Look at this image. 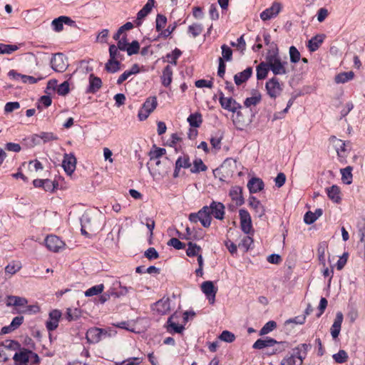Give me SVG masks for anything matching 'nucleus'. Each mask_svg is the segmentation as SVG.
<instances>
[{
	"instance_id": "nucleus-1",
	"label": "nucleus",
	"mask_w": 365,
	"mask_h": 365,
	"mask_svg": "<svg viewBox=\"0 0 365 365\" xmlns=\"http://www.w3.org/2000/svg\"><path fill=\"white\" fill-rule=\"evenodd\" d=\"M266 60L270 70L274 75H285L288 73L286 68L288 64L287 61H282L277 51H273L272 53L269 52L266 56Z\"/></svg>"
},
{
	"instance_id": "nucleus-2",
	"label": "nucleus",
	"mask_w": 365,
	"mask_h": 365,
	"mask_svg": "<svg viewBox=\"0 0 365 365\" xmlns=\"http://www.w3.org/2000/svg\"><path fill=\"white\" fill-rule=\"evenodd\" d=\"M167 160L168 158L163 161L160 160H154V164L152 163L153 162H150L148 163V165H150L148 167L150 173L154 180H159L168 173L170 170V166L166 165Z\"/></svg>"
},
{
	"instance_id": "nucleus-3",
	"label": "nucleus",
	"mask_w": 365,
	"mask_h": 365,
	"mask_svg": "<svg viewBox=\"0 0 365 365\" xmlns=\"http://www.w3.org/2000/svg\"><path fill=\"white\" fill-rule=\"evenodd\" d=\"M308 348L309 345L302 344L300 347L299 346L294 349L290 356L284 358L280 365H302L304 358V356L301 354L302 349L306 353Z\"/></svg>"
},
{
	"instance_id": "nucleus-4",
	"label": "nucleus",
	"mask_w": 365,
	"mask_h": 365,
	"mask_svg": "<svg viewBox=\"0 0 365 365\" xmlns=\"http://www.w3.org/2000/svg\"><path fill=\"white\" fill-rule=\"evenodd\" d=\"M211 220L212 218L208 206H204L197 212L191 213L189 215V220L191 222L197 223V222H200L202 225L205 227H210Z\"/></svg>"
},
{
	"instance_id": "nucleus-5",
	"label": "nucleus",
	"mask_w": 365,
	"mask_h": 365,
	"mask_svg": "<svg viewBox=\"0 0 365 365\" xmlns=\"http://www.w3.org/2000/svg\"><path fill=\"white\" fill-rule=\"evenodd\" d=\"M157 106L158 101L155 96L148 98L138 112V115L140 120L147 119L149 115L156 108Z\"/></svg>"
},
{
	"instance_id": "nucleus-6",
	"label": "nucleus",
	"mask_w": 365,
	"mask_h": 365,
	"mask_svg": "<svg viewBox=\"0 0 365 365\" xmlns=\"http://www.w3.org/2000/svg\"><path fill=\"white\" fill-rule=\"evenodd\" d=\"M66 57L61 53L53 55L51 60V66L56 72H63L68 67Z\"/></svg>"
},
{
	"instance_id": "nucleus-7",
	"label": "nucleus",
	"mask_w": 365,
	"mask_h": 365,
	"mask_svg": "<svg viewBox=\"0 0 365 365\" xmlns=\"http://www.w3.org/2000/svg\"><path fill=\"white\" fill-rule=\"evenodd\" d=\"M32 358L38 361V355L27 349H23L19 352H16L13 356V359L18 365H27L29 361Z\"/></svg>"
},
{
	"instance_id": "nucleus-8",
	"label": "nucleus",
	"mask_w": 365,
	"mask_h": 365,
	"mask_svg": "<svg viewBox=\"0 0 365 365\" xmlns=\"http://www.w3.org/2000/svg\"><path fill=\"white\" fill-rule=\"evenodd\" d=\"M267 94L272 98H276L282 91V85L276 77L270 78L265 85Z\"/></svg>"
},
{
	"instance_id": "nucleus-9",
	"label": "nucleus",
	"mask_w": 365,
	"mask_h": 365,
	"mask_svg": "<svg viewBox=\"0 0 365 365\" xmlns=\"http://www.w3.org/2000/svg\"><path fill=\"white\" fill-rule=\"evenodd\" d=\"M46 247L53 252H59L65 246V243L56 235H49L45 240Z\"/></svg>"
},
{
	"instance_id": "nucleus-10",
	"label": "nucleus",
	"mask_w": 365,
	"mask_h": 365,
	"mask_svg": "<svg viewBox=\"0 0 365 365\" xmlns=\"http://www.w3.org/2000/svg\"><path fill=\"white\" fill-rule=\"evenodd\" d=\"M282 10V4L279 2H274L269 8L266 9L260 14V18L266 21L275 18Z\"/></svg>"
},
{
	"instance_id": "nucleus-11",
	"label": "nucleus",
	"mask_w": 365,
	"mask_h": 365,
	"mask_svg": "<svg viewBox=\"0 0 365 365\" xmlns=\"http://www.w3.org/2000/svg\"><path fill=\"white\" fill-rule=\"evenodd\" d=\"M219 101L224 109L233 113L241 108L240 103L236 102L232 98H225L222 92L220 93Z\"/></svg>"
},
{
	"instance_id": "nucleus-12",
	"label": "nucleus",
	"mask_w": 365,
	"mask_h": 365,
	"mask_svg": "<svg viewBox=\"0 0 365 365\" xmlns=\"http://www.w3.org/2000/svg\"><path fill=\"white\" fill-rule=\"evenodd\" d=\"M107 331L103 329L93 327L89 329L86 335V338L88 343L96 344L101 341L102 336L106 335Z\"/></svg>"
},
{
	"instance_id": "nucleus-13",
	"label": "nucleus",
	"mask_w": 365,
	"mask_h": 365,
	"mask_svg": "<svg viewBox=\"0 0 365 365\" xmlns=\"http://www.w3.org/2000/svg\"><path fill=\"white\" fill-rule=\"evenodd\" d=\"M202 292L207 297L209 302L213 304L215 302V295L217 293V288L215 287L214 284L211 281H205L201 284Z\"/></svg>"
},
{
	"instance_id": "nucleus-14",
	"label": "nucleus",
	"mask_w": 365,
	"mask_h": 365,
	"mask_svg": "<svg viewBox=\"0 0 365 365\" xmlns=\"http://www.w3.org/2000/svg\"><path fill=\"white\" fill-rule=\"evenodd\" d=\"M61 317V312L58 309H53L49 312L48 319L46 322V327L48 331L55 330Z\"/></svg>"
},
{
	"instance_id": "nucleus-15",
	"label": "nucleus",
	"mask_w": 365,
	"mask_h": 365,
	"mask_svg": "<svg viewBox=\"0 0 365 365\" xmlns=\"http://www.w3.org/2000/svg\"><path fill=\"white\" fill-rule=\"evenodd\" d=\"M152 309L160 315L168 314L170 310L169 298H162L152 306Z\"/></svg>"
},
{
	"instance_id": "nucleus-16",
	"label": "nucleus",
	"mask_w": 365,
	"mask_h": 365,
	"mask_svg": "<svg viewBox=\"0 0 365 365\" xmlns=\"http://www.w3.org/2000/svg\"><path fill=\"white\" fill-rule=\"evenodd\" d=\"M177 315L176 313H175L168 318L166 325L165 326L167 331L170 334H181L185 329L184 326L178 324L175 321Z\"/></svg>"
},
{
	"instance_id": "nucleus-17",
	"label": "nucleus",
	"mask_w": 365,
	"mask_h": 365,
	"mask_svg": "<svg viewBox=\"0 0 365 365\" xmlns=\"http://www.w3.org/2000/svg\"><path fill=\"white\" fill-rule=\"evenodd\" d=\"M76 165V158L75 156L70 154H65L63 160L62 162V166L65 172L71 175L75 170Z\"/></svg>"
},
{
	"instance_id": "nucleus-18",
	"label": "nucleus",
	"mask_w": 365,
	"mask_h": 365,
	"mask_svg": "<svg viewBox=\"0 0 365 365\" xmlns=\"http://www.w3.org/2000/svg\"><path fill=\"white\" fill-rule=\"evenodd\" d=\"M63 24L72 25L74 24V21L68 16H61L52 21L51 26L53 30L56 32L61 31L63 29Z\"/></svg>"
},
{
	"instance_id": "nucleus-19",
	"label": "nucleus",
	"mask_w": 365,
	"mask_h": 365,
	"mask_svg": "<svg viewBox=\"0 0 365 365\" xmlns=\"http://www.w3.org/2000/svg\"><path fill=\"white\" fill-rule=\"evenodd\" d=\"M210 215L218 220H222L225 215V206L222 203L219 202L212 201L210 206Z\"/></svg>"
},
{
	"instance_id": "nucleus-20",
	"label": "nucleus",
	"mask_w": 365,
	"mask_h": 365,
	"mask_svg": "<svg viewBox=\"0 0 365 365\" xmlns=\"http://www.w3.org/2000/svg\"><path fill=\"white\" fill-rule=\"evenodd\" d=\"M154 0H148L145 5L141 9L137 14V19L135 21L137 26H140L143 19L148 16V14L152 11L154 6Z\"/></svg>"
},
{
	"instance_id": "nucleus-21",
	"label": "nucleus",
	"mask_w": 365,
	"mask_h": 365,
	"mask_svg": "<svg viewBox=\"0 0 365 365\" xmlns=\"http://www.w3.org/2000/svg\"><path fill=\"white\" fill-rule=\"evenodd\" d=\"M343 319V314L341 312H338L336 314V318L334 321V323L330 329L331 334L334 339H336L339 335Z\"/></svg>"
},
{
	"instance_id": "nucleus-22",
	"label": "nucleus",
	"mask_w": 365,
	"mask_h": 365,
	"mask_svg": "<svg viewBox=\"0 0 365 365\" xmlns=\"http://www.w3.org/2000/svg\"><path fill=\"white\" fill-rule=\"evenodd\" d=\"M249 205L255 211V215L262 217L265 214V209L261 202L255 197L249 198Z\"/></svg>"
},
{
	"instance_id": "nucleus-23",
	"label": "nucleus",
	"mask_w": 365,
	"mask_h": 365,
	"mask_svg": "<svg viewBox=\"0 0 365 365\" xmlns=\"http://www.w3.org/2000/svg\"><path fill=\"white\" fill-rule=\"evenodd\" d=\"M275 344V339L270 337H265L263 339H257L254 344L252 345V348L255 349H269L272 346V344Z\"/></svg>"
},
{
	"instance_id": "nucleus-24",
	"label": "nucleus",
	"mask_w": 365,
	"mask_h": 365,
	"mask_svg": "<svg viewBox=\"0 0 365 365\" xmlns=\"http://www.w3.org/2000/svg\"><path fill=\"white\" fill-rule=\"evenodd\" d=\"M242 192V189L240 186H234L230 190V196L237 205H241L244 203Z\"/></svg>"
},
{
	"instance_id": "nucleus-25",
	"label": "nucleus",
	"mask_w": 365,
	"mask_h": 365,
	"mask_svg": "<svg viewBox=\"0 0 365 365\" xmlns=\"http://www.w3.org/2000/svg\"><path fill=\"white\" fill-rule=\"evenodd\" d=\"M289 347V344L287 341H277L275 340V344H272L271 348L272 351H265L264 354L268 356L279 354L285 351Z\"/></svg>"
},
{
	"instance_id": "nucleus-26",
	"label": "nucleus",
	"mask_w": 365,
	"mask_h": 365,
	"mask_svg": "<svg viewBox=\"0 0 365 365\" xmlns=\"http://www.w3.org/2000/svg\"><path fill=\"white\" fill-rule=\"evenodd\" d=\"M252 73V68L251 67H247L245 70L242 72L237 73L234 76L235 83L239 86L242 83L247 81Z\"/></svg>"
},
{
	"instance_id": "nucleus-27",
	"label": "nucleus",
	"mask_w": 365,
	"mask_h": 365,
	"mask_svg": "<svg viewBox=\"0 0 365 365\" xmlns=\"http://www.w3.org/2000/svg\"><path fill=\"white\" fill-rule=\"evenodd\" d=\"M330 140L336 149L338 157L339 158H344V153L346 151L345 143L343 140L336 138L335 136L331 137Z\"/></svg>"
},
{
	"instance_id": "nucleus-28",
	"label": "nucleus",
	"mask_w": 365,
	"mask_h": 365,
	"mask_svg": "<svg viewBox=\"0 0 365 365\" xmlns=\"http://www.w3.org/2000/svg\"><path fill=\"white\" fill-rule=\"evenodd\" d=\"M56 139L57 138L53 135V133L46 132H42L39 134H36L32 137L33 141L37 144L41 143V140H42L43 143H47Z\"/></svg>"
},
{
	"instance_id": "nucleus-29",
	"label": "nucleus",
	"mask_w": 365,
	"mask_h": 365,
	"mask_svg": "<svg viewBox=\"0 0 365 365\" xmlns=\"http://www.w3.org/2000/svg\"><path fill=\"white\" fill-rule=\"evenodd\" d=\"M249 190L252 193H256L264 188L263 181L257 178H253L247 183Z\"/></svg>"
},
{
	"instance_id": "nucleus-30",
	"label": "nucleus",
	"mask_w": 365,
	"mask_h": 365,
	"mask_svg": "<svg viewBox=\"0 0 365 365\" xmlns=\"http://www.w3.org/2000/svg\"><path fill=\"white\" fill-rule=\"evenodd\" d=\"M102 86V81L100 78L96 77L93 74H91L89 76V87L87 92L91 93H95L97 92Z\"/></svg>"
},
{
	"instance_id": "nucleus-31",
	"label": "nucleus",
	"mask_w": 365,
	"mask_h": 365,
	"mask_svg": "<svg viewBox=\"0 0 365 365\" xmlns=\"http://www.w3.org/2000/svg\"><path fill=\"white\" fill-rule=\"evenodd\" d=\"M322 213V210L320 208L317 209L314 212L309 211L305 213L304 221L307 225H311L314 223L319 217H321Z\"/></svg>"
},
{
	"instance_id": "nucleus-32",
	"label": "nucleus",
	"mask_w": 365,
	"mask_h": 365,
	"mask_svg": "<svg viewBox=\"0 0 365 365\" xmlns=\"http://www.w3.org/2000/svg\"><path fill=\"white\" fill-rule=\"evenodd\" d=\"M28 301L26 298L17 296H9L6 299V305L9 307H24L27 304Z\"/></svg>"
},
{
	"instance_id": "nucleus-33",
	"label": "nucleus",
	"mask_w": 365,
	"mask_h": 365,
	"mask_svg": "<svg viewBox=\"0 0 365 365\" xmlns=\"http://www.w3.org/2000/svg\"><path fill=\"white\" fill-rule=\"evenodd\" d=\"M269 70L270 68L267 61L266 62H261L257 66V78L258 80L264 79Z\"/></svg>"
},
{
	"instance_id": "nucleus-34",
	"label": "nucleus",
	"mask_w": 365,
	"mask_h": 365,
	"mask_svg": "<svg viewBox=\"0 0 365 365\" xmlns=\"http://www.w3.org/2000/svg\"><path fill=\"white\" fill-rule=\"evenodd\" d=\"M327 195L330 200H331L334 202H338L340 197V190L338 186L332 185L326 189Z\"/></svg>"
},
{
	"instance_id": "nucleus-35",
	"label": "nucleus",
	"mask_w": 365,
	"mask_h": 365,
	"mask_svg": "<svg viewBox=\"0 0 365 365\" xmlns=\"http://www.w3.org/2000/svg\"><path fill=\"white\" fill-rule=\"evenodd\" d=\"M173 70L170 66H167L163 71V75L161 76L162 84L168 87L172 82Z\"/></svg>"
},
{
	"instance_id": "nucleus-36",
	"label": "nucleus",
	"mask_w": 365,
	"mask_h": 365,
	"mask_svg": "<svg viewBox=\"0 0 365 365\" xmlns=\"http://www.w3.org/2000/svg\"><path fill=\"white\" fill-rule=\"evenodd\" d=\"M323 39V36L319 35L315 36L313 38H312L308 41L307 44L309 50L312 52L317 51L319 48L320 45L322 43Z\"/></svg>"
},
{
	"instance_id": "nucleus-37",
	"label": "nucleus",
	"mask_w": 365,
	"mask_h": 365,
	"mask_svg": "<svg viewBox=\"0 0 365 365\" xmlns=\"http://www.w3.org/2000/svg\"><path fill=\"white\" fill-rule=\"evenodd\" d=\"M21 269V263L20 262L13 261L5 267V274L10 277Z\"/></svg>"
},
{
	"instance_id": "nucleus-38",
	"label": "nucleus",
	"mask_w": 365,
	"mask_h": 365,
	"mask_svg": "<svg viewBox=\"0 0 365 365\" xmlns=\"http://www.w3.org/2000/svg\"><path fill=\"white\" fill-rule=\"evenodd\" d=\"M354 73L352 71L340 73L335 76L336 83H344L353 79Z\"/></svg>"
},
{
	"instance_id": "nucleus-39",
	"label": "nucleus",
	"mask_w": 365,
	"mask_h": 365,
	"mask_svg": "<svg viewBox=\"0 0 365 365\" xmlns=\"http://www.w3.org/2000/svg\"><path fill=\"white\" fill-rule=\"evenodd\" d=\"M233 123L236 128L242 130L248 125V122L242 118L241 112H237L236 116L233 119Z\"/></svg>"
},
{
	"instance_id": "nucleus-40",
	"label": "nucleus",
	"mask_w": 365,
	"mask_h": 365,
	"mask_svg": "<svg viewBox=\"0 0 365 365\" xmlns=\"http://www.w3.org/2000/svg\"><path fill=\"white\" fill-rule=\"evenodd\" d=\"M187 122L190 125L194 128H198L200 126L202 119V115L199 113H195L189 115L187 118Z\"/></svg>"
},
{
	"instance_id": "nucleus-41",
	"label": "nucleus",
	"mask_w": 365,
	"mask_h": 365,
	"mask_svg": "<svg viewBox=\"0 0 365 365\" xmlns=\"http://www.w3.org/2000/svg\"><path fill=\"white\" fill-rule=\"evenodd\" d=\"M105 68L109 73H115L120 70V62L118 60L110 58L106 63Z\"/></svg>"
},
{
	"instance_id": "nucleus-42",
	"label": "nucleus",
	"mask_w": 365,
	"mask_h": 365,
	"mask_svg": "<svg viewBox=\"0 0 365 365\" xmlns=\"http://www.w3.org/2000/svg\"><path fill=\"white\" fill-rule=\"evenodd\" d=\"M143 361L142 357H130L122 361L115 363V365H140Z\"/></svg>"
},
{
	"instance_id": "nucleus-43",
	"label": "nucleus",
	"mask_w": 365,
	"mask_h": 365,
	"mask_svg": "<svg viewBox=\"0 0 365 365\" xmlns=\"http://www.w3.org/2000/svg\"><path fill=\"white\" fill-rule=\"evenodd\" d=\"M352 168L350 166H348L344 169L341 170V179L346 184H351L352 180V174H351Z\"/></svg>"
},
{
	"instance_id": "nucleus-44",
	"label": "nucleus",
	"mask_w": 365,
	"mask_h": 365,
	"mask_svg": "<svg viewBox=\"0 0 365 365\" xmlns=\"http://www.w3.org/2000/svg\"><path fill=\"white\" fill-rule=\"evenodd\" d=\"M103 289H104V285L103 284H100L93 286V287L88 289L85 292V296L92 297V296L98 295V294L102 293Z\"/></svg>"
},
{
	"instance_id": "nucleus-45",
	"label": "nucleus",
	"mask_w": 365,
	"mask_h": 365,
	"mask_svg": "<svg viewBox=\"0 0 365 365\" xmlns=\"http://www.w3.org/2000/svg\"><path fill=\"white\" fill-rule=\"evenodd\" d=\"M175 164L178 168H188L191 167V163L187 155L179 157L177 159Z\"/></svg>"
},
{
	"instance_id": "nucleus-46",
	"label": "nucleus",
	"mask_w": 365,
	"mask_h": 365,
	"mask_svg": "<svg viewBox=\"0 0 365 365\" xmlns=\"http://www.w3.org/2000/svg\"><path fill=\"white\" fill-rule=\"evenodd\" d=\"M207 166L203 163L201 159H196L193 162V166L190 168V172L197 173L200 171H205Z\"/></svg>"
},
{
	"instance_id": "nucleus-47",
	"label": "nucleus",
	"mask_w": 365,
	"mask_h": 365,
	"mask_svg": "<svg viewBox=\"0 0 365 365\" xmlns=\"http://www.w3.org/2000/svg\"><path fill=\"white\" fill-rule=\"evenodd\" d=\"M18 49L16 45L0 43V54H11Z\"/></svg>"
},
{
	"instance_id": "nucleus-48",
	"label": "nucleus",
	"mask_w": 365,
	"mask_h": 365,
	"mask_svg": "<svg viewBox=\"0 0 365 365\" xmlns=\"http://www.w3.org/2000/svg\"><path fill=\"white\" fill-rule=\"evenodd\" d=\"M327 248L326 242H322L319 245L317 249L318 258L320 263L325 266V252Z\"/></svg>"
},
{
	"instance_id": "nucleus-49",
	"label": "nucleus",
	"mask_w": 365,
	"mask_h": 365,
	"mask_svg": "<svg viewBox=\"0 0 365 365\" xmlns=\"http://www.w3.org/2000/svg\"><path fill=\"white\" fill-rule=\"evenodd\" d=\"M332 357L336 363L342 364L348 360L349 356L346 351L341 349L333 354Z\"/></svg>"
},
{
	"instance_id": "nucleus-50",
	"label": "nucleus",
	"mask_w": 365,
	"mask_h": 365,
	"mask_svg": "<svg viewBox=\"0 0 365 365\" xmlns=\"http://www.w3.org/2000/svg\"><path fill=\"white\" fill-rule=\"evenodd\" d=\"M166 153L165 148H156L154 150L150 152V162L154 160H160L159 158Z\"/></svg>"
},
{
	"instance_id": "nucleus-51",
	"label": "nucleus",
	"mask_w": 365,
	"mask_h": 365,
	"mask_svg": "<svg viewBox=\"0 0 365 365\" xmlns=\"http://www.w3.org/2000/svg\"><path fill=\"white\" fill-rule=\"evenodd\" d=\"M202 31V26L200 24H193L188 27V33L192 35L193 38L198 36Z\"/></svg>"
},
{
	"instance_id": "nucleus-52",
	"label": "nucleus",
	"mask_w": 365,
	"mask_h": 365,
	"mask_svg": "<svg viewBox=\"0 0 365 365\" xmlns=\"http://www.w3.org/2000/svg\"><path fill=\"white\" fill-rule=\"evenodd\" d=\"M187 245H188V247L186 251L187 256L193 257V256L199 255V252L201 250L200 246H198L196 244L192 243V242H189Z\"/></svg>"
},
{
	"instance_id": "nucleus-53",
	"label": "nucleus",
	"mask_w": 365,
	"mask_h": 365,
	"mask_svg": "<svg viewBox=\"0 0 365 365\" xmlns=\"http://www.w3.org/2000/svg\"><path fill=\"white\" fill-rule=\"evenodd\" d=\"M140 49L139 43L137 41H133L131 43H128L125 51H127L128 56H132L138 53Z\"/></svg>"
},
{
	"instance_id": "nucleus-54",
	"label": "nucleus",
	"mask_w": 365,
	"mask_h": 365,
	"mask_svg": "<svg viewBox=\"0 0 365 365\" xmlns=\"http://www.w3.org/2000/svg\"><path fill=\"white\" fill-rule=\"evenodd\" d=\"M219 339L223 341L231 343L235 341V336L229 331H223L219 336Z\"/></svg>"
},
{
	"instance_id": "nucleus-55",
	"label": "nucleus",
	"mask_w": 365,
	"mask_h": 365,
	"mask_svg": "<svg viewBox=\"0 0 365 365\" xmlns=\"http://www.w3.org/2000/svg\"><path fill=\"white\" fill-rule=\"evenodd\" d=\"M289 56L290 61L292 63H297L300 60V53L297 50V48L292 46L289 48Z\"/></svg>"
},
{
	"instance_id": "nucleus-56",
	"label": "nucleus",
	"mask_w": 365,
	"mask_h": 365,
	"mask_svg": "<svg viewBox=\"0 0 365 365\" xmlns=\"http://www.w3.org/2000/svg\"><path fill=\"white\" fill-rule=\"evenodd\" d=\"M277 327V324L274 321H269L267 322L264 326L260 330V334L264 335L267 334L270 331H272L273 329H274Z\"/></svg>"
},
{
	"instance_id": "nucleus-57",
	"label": "nucleus",
	"mask_w": 365,
	"mask_h": 365,
	"mask_svg": "<svg viewBox=\"0 0 365 365\" xmlns=\"http://www.w3.org/2000/svg\"><path fill=\"white\" fill-rule=\"evenodd\" d=\"M180 55L181 51L179 49L175 48L172 53H168L166 57L168 59L169 63L176 65L177 59L180 57Z\"/></svg>"
},
{
	"instance_id": "nucleus-58",
	"label": "nucleus",
	"mask_w": 365,
	"mask_h": 365,
	"mask_svg": "<svg viewBox=\"0 0 365 365\" xmlns=\"http://www.w3.org/2000/svg\"><path fill=\"white\" fill-rule=\"evenodd\" d=\"M221 48H222V60L225 59L227 61H231L232 56V49L225 44L222 45L221 46Z\"/></svg>"
},
{
	"instance_id": "nucleus-59",
	"label": "nucleus",
	"mask_w": 365,
	"mask_h": 365,
	"mask_svg": "<svg viewBox=\"0 0 365 365\" xmlns=\"http://www.w3.org/2000/svg\"><path fill=\"white\" fill-rule=\"evenodd\" d=\"M167 23V18L162 14H158L156 16V30L158 31H162Z\"/></svg>"
},
{
	"instance_id": "nucleus-60",
	"label": "nucleus",
	"mask_w": 365,
	"mask_h": 365,
	"mask_svg": "<svg viewBox=\"0 0 365 365\" xmlns=\"http://www.w3.org/2000/svg\"><path fill=\"white\" fill-rule=\"evenodd\" d=\"M116 284L118 285L120 288L119 292H114L113 296L116 298H119L120 297L126 295L130 289H132L131 287H127L125 286H122L120 282H117Z\"/></svg>"
},
{
	"instance_id": "nucleus-61",
	"label": "nucleus",
	"mask_w": 365,
	"mask_h": 365,
	"mask_svg": "<svg viewBox=\"0 0 365 365\" xmlns=\"http://www.w3.org/2000/svg\"><path fill=\"white\" fill-rule=\"evenodd\" d=\"M69 83L67 81L63 82L57 87V93L60 96H66L69 93Z\"/></svg>"
},
{
	"instance_id": "nucleus-62",
	"label": "nucleus",
	"mask_w": 365,
	"mask_h": 365,
	"mask_svg": "<svg viewBox=\"0 0 365 365\" xmlns=\"http://www.w3.org/2000/svg\"><path fill=\"white\" fill-rule=\"evenodd\" d=\"M28 168L30 172H38V170H43L42 164L38 160L29 161Z\"/></svg>"
},
{
	"instance_id": "nucleus-63",
	"label": "nucleus",
	"mask_w": 365,
	"mask_h": 365,
	"mask_svg": "<svg viewBox=\"0 0 365 365\" xmlns=\"http://www.w3.org/2000/svg\"><path fill=\"white\" fill-rule=\"evenodd\" d=\"M260 95L254 96L250 98H247L244 103L246 107H250L251 106H256L260 102Z\"/></svg>"
},
{
	"instance_id": "nucleus-64",
	"label": "nucleus",
	"mask_w": 365,
	"mask_h": 365,
	"mask_svg": "<svg viewBox=\"0 0 365 365\" xmlns=\"http://www.w3.org/2000/svg\"><path fill=\"white\" fill-rule=\"evenodd\" d=\"M168 245L173 247L176 250H182L185 247V245L181 242L178 238L173 237L168 242Z\"/></svg>"
}]
</instances>
